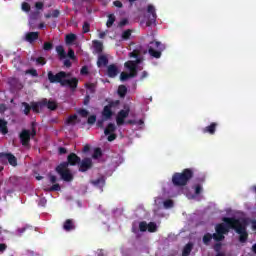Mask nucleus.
<instances>
[{"mask_svg":"<svg viewBox=\"0 0 256 256\" xmlns=\"http://www.w3.org/2000/svg\"><path fill=\"white\" fill-rule=\"evenodd\" d=\"M222 221L223 223L215 226L216 233L204 234L202 238L204 245H209L212 239H214L216 243H219V241H225V235L229 233L230 229H233L235 233L239 235L240 243H247V239H249V233L247 232V220L235 217H224L222 218Z\"/></svg>","mask_w":256,"mask_h":256,"instance_id":"nucleus-1","label":"nucleus"},{"mask_svg":"<svg viewBox=\"0 0 256 256\" xmlns=\"http://www.w3.org/2000/svg\"><path fill=\"white\" fill-rule=\"evenodd\" d=\"M193 175H195L193 169L186 168L181 173L176 172L173 174L172 183L175 187H185L193 179Z\"/></svg>","mask_w":256,"mask_h":256,"instance_id":"nucleus-2","label":"nucleus"},{"mask_svg":"<svg viewBox=\"0 0 256 256\" xmlns=\"http://www.w3.org/2000/svg\"><path fill=\"white\" fill-rule=\"evenodd\" d=\"M163 49H165V46L159 41H152L148 45V53L154 59H161Z\"/></svg>","mask_w":256,"mask_h":256,"instance_id":"nucleus-3","label":"nucleus"},{"mask_svg":"<svg viewBox=\"0 0 256 256\" xmlns=\"http://www.w3.org/2000/svg\"><path fill=\"white\" fill-rule=\"evenodd\" d=\"M67 77H70V74L65 71H60L56 74H54L53 71H48L49 83H59L61 87H63L65 79H67Z\"/></svg>","mask_w":256,"mask_h":256,"instance_id":"nucleus-4","label":"nucleus"},{"mask_svg":"<svg viewBox=\"0 0 256 256\" xmlns=\"http://www.w3.org/2000/svg\"><path fill=\"white\" fill-rule=\"evenodd\" d=\"M56 172L60 175L63 181H66V183L73 181V174L71 173V170H69V167H67V164H59L56 167Z\"/></svg>","mask_w":256,"mask_h":256,"instance_id":"nucleus-5","label":"nucleus"},{"mask_svg":"<svg viewBox=\"0 0 256 256\" xmlns=\"http://www.w3.org/2000/svg\"><path fill=\"white\" fill-rule=\"evenodd\" d=\"M129 113H131V108L129 105H124V109L120 110L116 116V123L118 126L125 125V119L129 117Z\"/></svg>","mask_w":256,"mask_h":256,"instance_id":"nucleus-6","label":"nucleus"},{"mask_svg":"<svg viewBox=\"0 0 256 256\" xmlns=\"http://www.w3.org/2000/svg\"><path fill=\"white\" fill-rule=\"evenodd\" d=\"M0 161L1 163H9L12 167H17V157L11 153H5L1 152L0 153Z\"/></svg>","mask_w":256,"mask_h":256,"instance_id":"nucleus-7","label":"nucleus"},{"mask_svg":"<svg viewBox=\"0 0 256 256\" xmlns=\"http://www.w3.org/2000/svg\"><path fill=\"white\" fill-rule=\"evenodd\" d=\"M19 139L23 147H29L31 143V130L23 129L19 134Z\"/></svg>","mask_w":256,"mask_h":256,"instance_id":"nucleus-8","label":"nucleus"},{"mask_svg":"<svg viewBox=\"0 0 256 256\" xmlns=\"http://www.w3.org/2000/svg\"><path fill=\"white\" fill-rule=\"evenodd\" d=\"M79 163H81V157L72 152L67 156V161L62 162L61 164H66L67 167H69V165L70 167H75L76 165H79Z\"/></svg>","mask_w":256,"mask_h":256,"instance_id":"nucleus-9","label":"nucleus"},{"mask_svg":"<svg viewBox=\"0 0 256 256\" xmlns=\"http://www.w3.org/2000/svg\"><path fill=\"white\" fill-rule=\"evenodd\" d=\"M78 165H79L80 173H86V171H89V169H92L93 160L91 158H84L80 160V163Z\"/></svg>","mask_w":256,"mask_h":256,"instance_id":"nucleus-10","label":"nucleus"},{"mask_svg":"<svg viewBox=\"0 0 256 256\" xmlns=\"http://www.w3.org/2000/svg\"><path fill=\"white\" fill-rule=\"evenodd\" d=\"M147 12L150 14L148 21L146 22L147 27H151L155 21H157V13L155 12V6L149 4Z\"/></svg>","mask_w":256,"mask_h":256,"instance_id":"nucleus-11","label":"nucleus"},{"mask_svg":"<svg viewBox=\"0 0 256 256\" xmlns=\"http://www.w3.org/2000/svg\"><path fill=\"white\" fill-rule=\"evenodd\" d=\"M139 63H141V60L139 59H136L135 61L129 60L125 62L124 67H126L130 73H134L135 77H137V65H139Z\"/></svg>","mask_w":256,"mask_h":256,"instance_id":"nucleus-12","label":"nucleus"},{"mask_svg":"<svg viewBox=\"0 0 256 256\" xmlns=\"http://www.w3.org/2000/svg\"><path fill=\"white\" fill-rule=\"evenodd\" d=\"M79 85V80L74 77L71 79H66L64 80V84L62 87H69L71 89V91H75V89H77V86Z\"/></svg>","mask_w":256,"mask_h":256,"instance_id":"nucleus-13","label":"nucleus"},{"mask_svg":"<svg viewBox=\"0 0 256 256\" xmlns=\"http://www.w3.org/2000/svg\"><path fill=\"white\" fill-rule=\"evenodd\" d=\"M107 75L110 79H115V77L119 75V67L115 64H110L107 67Z\"/></svg>","mask_w":256,"mask_h":256,"instance_id":"nucleus-14","label":"nucleus"},{"mask_svg":"<svg viewBox=\"0 0 256 256\" xmlns=\"http://www.w3.org/2000/svg\"><path fill=\"white\" fill-rule=\"evenodd\" d=\"M41 105L47 107V109H50V111H55V109H57V102L53 100H47V98L41 100Z\"/></svg>","mask_w":256,"mask_h":256,"instance_id":"nucleus-15","label":"nucleus"},{"mask_svg":"<svg viewBox=\"0 0 256 256\" xmlns=\"http://www.w3.org/2000/svg\"><path fill=\"white\" fill-rule=\"evenodd\" d=\"M217 122H212L209 126H206L202 129V133H208L209 135H215L218 127Z\"/></svg>","mask_w":256,"mask_h":256,"instance_id":"nucleus-16","label":"nucleus"},{"mask_svg":"<svg viewBox=\"0 0 256 256\" xmlns=\"http://www.w3.org/2000/svg\"><path fill=\"white\" fill-rule=\"evenodd\" d=\"M37 39H39V32H28L25 36V40L28 43H34Z\"/></svg>","mask_w":256,"mask_h":256,"instance_id":"nucleus-17","label":"nucleus"},{"mask_svg":"<svg viewBox=\"0 0 256 256\" xmlns=\"http://www.w3.org/2000/svg\"><path fill=\"white\" fill-rule=\"evenodd\" d=\"M107 65H109V58L105 55L98 56L97 67H107Z\"/></svg>","mask_w":256,"mask_h":256,"instance_id":"nucleus-18","label":"nucleus"},{"mask_svg":"<svg viewBox=\"0 0 256 256\" xmlns=\"http://www.w3.org/2000/svg\"><path fill=\"white\" fill-rule=\"evenodd\" d=\"M64 231H73L75 230V222L73 219H67L63 224Z\"/></svg>","mask_w":256,"mask_h":256,"instance_id":"nucleus-19","label":"nucleus"},{"mask_svg":"<svg viewBox=\"0 0 256 256\" xmlns=\"http://www.w3.org/2000/svg\"><path fill=\"white\" fill-rule=\"evenodd\" d=\"M92 43H93L95 53H97L98 55H101V53H103V42L99 40H93Z\"/></svg>","mask_w":256,"mask_h":256,"instance_id":"nucleus-20","label":"nucleus"},{"mask_svg":"<svg viewBox=\"0 0 256 256\" xmlns=\"http://www.w3.org/2000/svg\"><path fill=\"white\" fill-rule=\"evenodd\" d=\"M102 117L105 119V121L111 119L113 117V110H111L109 106H104Z\"/></svg>","mask_w":256,"mask_h":256,"instance_id":"nucleus-21","label":"nucleus"},{"mask_svg":"<svg viewBox=\"0 0 256 256\" xmlns=\"http://www.w3.org/2000/svg\"><path fill=\"white\" fill-rule=\"evenodd\" d=\"M191 251H193V243L189 242L184 246V248L182 250V256L191 255Z\"/></svg>","mask_w":256,"mask_h":256,"instance_id":"nucleus-22","label":"nucleus"},{"mask_svg":"<svg viewBox=\"0 0 256 256\" xmlns=\"http://www.w3.org/2000/svg\"><path fill=\"white\" fill-rule=\"evenodd\" d=\"M0 132L2 133V135H7V133H9V128L7 127V121L1 118H0Z\"/></svg>","mask_w":256,"mask_h":256,"instance_id":"nucleus-23","label":"nucleus"},{"mask_svg":"<svg viewBox=\"0 0 256 256\" xmlns=\"http://www.w3.org/2000/svg\"><path fill=\"white\" fill-rule=\"evenodd\" d=\"M56 53L58 54L59 59L67 58V52H65V48H63L62 45L56 46Z\"/></svg>","mask_w":256,"mask_h":256,"instance_id":"nucleus-24","label":"nucleus"},{"mask_svg":"<svg viewBox=\"0 0 256 256\" xmlns=\"http://www.w3.org/2000/svg\"><path fill=\"white\" fill-rule=\"evenodd\" d=\"M115 129H117V127L115 126L114 123H109L107 125V127L104 130V134L105 135H111V133H115Z\"/></svg>","mask_w":256,"mask_h":256,"instance_id":"nucleus-25","label":"nucleus"},{"mask_svg":"<svg viewBox=\"0 0 256 256\" xmlns=\"http://www.w3.org/2000/svg\"><path fill=\"white\" fill-rule=\"evenodd\" d=\"M135 77H137V76H135V73H131V72L130 73L122 72L120 74V80L121 81H127V79H133Z\"/></svg>","mask_w":256,"mask_h":256,"instance_id":"nucleus-26","label":"nucleus"},{"mask_svg":"<svg viewBox=\"0 0 256 256\" xmlns=\"http://www.w3.org/2000/svg\"><path fill=\"white\" fill-rule=\"evenodd\" d=\"M43 107L44 106L41 104V101L31 103V109L34 113H39V109H43Z\"/></svg>","mask_w":256,"mask_h":256,"instance_id":"nucleus-27","label":"nucleus"},{"mask_svg":"<svg viewBox=\"0 0 256 256\" xmlns=\"http://www.w3.org/2000/svg\"><path fill=\"white\" fill-rule=\"evenodd\" d=\"M133 33V30L127 29L124 32H122L121 39L122 41H129L131 39V35Z\"/></svg>","mask_w":256,"mask_h":256,"instance_id":"nucleus-28","label":"nucleus"},{"mask_svg":"<svg viewBox=\"0 0 256 256\" xmlns=\"http://www.w3.org/2000/svg\"><path fill=\"white\" fill-rule=\"evenodd\" d=\"M118 95L122 99L125 98V95H127V86L126 85H120L118 87Z\"/></svg>","mask_w":256,"mask_h":256,"instance_id":"nucleus-29","label":"nucleus"},{"mask_svg":"<svg viewBox=\"0 0 256 256\" xmlns=\"http://www.w3.org/2000/svg\"><path fill=\"white\" fill-rule=\"evenodd\" d=\"M75 39H77V35H75V34H67L66 38H65L66 45L73 44Z\"/></svg>","mask_w":256,"mask_h":256,"instance_id":"nucleus-30","label":"nucleus"},{"mask_svg":"<svg viewBox=\"0 0 256 256\" xmlns=\"http://www.w3.org/2000/svg\"><path fill=\"white\" fill-rule=\"evenodd\" d=\"M115 14H109L108 15V20H107V22H106V26L108 27V28H111V27H113V23H115Z\"/></svg>","mask_w":256,"mask_h":256,"instance_id":"nucleus-31","label":"nucleus"},{"mask_svg":"<svg viewBox=\"0 0 256 256\" xmlns=\"http://www.w3.org/2000/svg\"><path fill=\"white\" fill-rule=\"evenodd\" d=\"M22 107H24L23 113L24 115H29L31 113V105L27 102H22Z\"/></svg>","mask_w":256,"mask_h":256,"instance_id":"nucleus-32","label":"nucleus"},{"mask_svg":"<svg viewBox=\"0 0 256 256\" xmlns=\"http://www.w3.org/2000/svg\"><path fill=\"white\" fill-rule=\"evenodd\" d=\"M149 233H157V224L155 222L148 223Z\"/></svg>","mask_w":256,"mask_h":256,"instance_id":"nucleus-33","label":"nucleus"},{"mask_svg":"<svg viewBox=\"0 0 256 256\" xmlns=\"http://www.w3.org/2000/svg\"><path fill=\"white\" fill-rule=\"evenodd\" d=\"M92 183L95 185V187H103V185H105V179L98 178L96 180H93Z\"/></svg>","mask_w":256,"mask_h":256,"instance_id":"nucleus-34","label":"nucleus"},{"mask_svg":"<svg viewBox=\"0 0 256 256\" xmlns=\"http://www.w3.org/2000/svg\"><path fill=\"white\" fill-rule=\"evenodd\" d=\"M91 31V24L88 21H85L82 26V33H89Z\"/></svg>","mask_w":256,"mask_h":256,"instance_id":"nucleus-35","label":"nucleus"},{"mask_svg":"<svg viewBox=\"0 0 256 256\" xmlns=\"http://www.w3.org/2000/svg\"><path fill=\"white\" fill-rule=\"evenodd\" d=\"M92 157L93 159H99V157H103V151H101V148H96Z\"/></svg>","mask_w":256,"mask_h":256,"instance_id":"nucleus-36","label":"nucleus"},{"mask_svg":"<svg viewBox=\"0 0 256 256\" xmlns=\"http://www.w3.org/2000/svg\"><path fill=\"white\" fill-rule=\"evenodd\" d=\"M139 230L142 232V233H145V231L148 230V224L147 222L145 221H142L139 223Z\"/></svg>","mask_w":256,"mask_h":256,"instance_id":"nucleus-37","label":"nucleus"},{"mask_svg":"<svg viewBox=\"0 0 256 256\" xmlns=\"http://www.w3.org/2000/svg\"><path fill=\"white\" fill-rule=\"evenodd\" d=\"M75 121H77V115H71L67 118L66 123L67 125H73V123H75Z\"/></svg>","mask_w":256,"mask_h":256,"instance_id":"nucleus-38","label":"nucleus"},{"mask_svg":"<svg viewBox=\"0 0 256 256\" xmlns=\"http://www.w3.org/2000/svg\"><path fill=\"white\" fill-rule=\"evenodd\" d=\"M86 89H88L89 93H95L96 85L93 83H88L85 85Z\"/></svg>","mask_w":256,"mask_h":256,"instance_id":"nucleus-39","label":"nucleus"},{"mask_svg":"<svg viewBox=\"0 0 256 256\" xmlns=\"http://www.w3.org/2000/svg\"><path fill=\"white\" fill-rule=\"evenodd\" d=\"M43 49H44V51H51V49H53V43L52 42H44Z\"/></svg>","mask_w":256,"mask_h":256,"instance_id":"nucleus-40","label":"nucleus"},{"mask_svg":"<svg viewBox=\"0 0 256 256\" xmlns=\"http://www.w3.org/2000/svg\"><path fill=\"white\" fill-rule=\"evenodd\" d=\"M96 121H97V116L91 115L88 117L87 123L88 125H95Z\"/></svg>","mask_w":256,"mask_h":256,"instance_id":"nucleus-41","label":"nucleus"},{"mask_svg":"<svg viewBox=\"0 0 256 256\" xmlns=\"http://www.w3.org/2000/svg\"><path fill=\"white\" fill-rule=\"evenodd\" d=\"M194 191H195V195H201V193L203 192V187L201 186V184L195 185Z\"/></svg>","mask_w":256,"mask_h":256,"instance_id":"nucleus-42","label":"nucleus"},{"mask_svg":"<svg viewBox=\"0 0 256 256\" xmlns=\"http://www.w3.org/2000/svg\"><path fill=\"white\" fill-rule=\"evenodd\" d=\"M26 75H32V77H39L36 69H28L26 70Z\"/></svg>","mask_w":256,"mask_h":256,"instance_id":"nucleus-43","label":"nucleus"},{"mask_svg":"<svg viewBox=\"0 0 256 256\" xmlns=\"http://www.w3.org/2000/svg\"><path fill=\"white\" fill-rule=\"evenodd\" d=\"M22 11H25L26 13H29L31 11V5L27 2L22 3Z\"/></svg>","mask_w":256,"mask_h":256,"instance_id":"nucleus-44","label":"nucleus"},{"mask_svg":"<svg viewBox=\"0 0 256 256\" xmlns=\"http://www.w3.org/2000/svg\"><path fill=\"white\" fill-rule=\"evenodd\" d=\"M120 101L119 100H115V101H110L108 103V105H106L107 107H109L110 109H113V107H117L119 105Z\"/></svg>","mask_w":256,"mask_h":256,"instance_id":"nucleus-45","label":"nucleus"},{"mask_svg":"<svg viewBox=\"0 0 256 256\" xmlns=\"http://www.w3.org/2000/svg\"><path fill=\"white\" fill-rule=\"evenodd\" d=\"M36 63H37V65H46L47 64V60L44 57H38L36 59Z\"/></svg>","mask_w":256,"mask_h":256,"instance_id":"nucleus-46","label":"nucleus"},{"mask_svg":"<svg viewBox=\"0 0 256 256\" xmlns=\"http://www.w3.org/2000/svg\"><path fill=\"white\" fill-rule=\"evenodd\" d=\"M61 190V185L59 184H52V187L49 188V191H60Z\"/></svg>","mask_w":256,"mask_h":256,"instance_id":"nucleus-47","label":"nucleus"},{"mask_svg":"<svg viewBox=\"0 0 256 256\" xmlns=\"http://www.w3.org/2000/svg\"><path fill=\"white\" fill-rule=\"evenodd\" d=\"M164 207H166V209H171V207H173V200H165Z\"/></svg>","mask_w":256,"mask_h":256,"instance_id":"nucleus-48","label":"nucleus"},{"mask_svg":"<svg viewBox=\"0 0 256 256\" xmlns=\"http://www.w3.org/2000/svg\"><path fill=\"white\" fill-rule=\"evenodd\" d=\"M78 114L81 116V117H87L89 115V111H87L86 109H80L78 111Z\"/></svg>","mask_w":256,"mask_h":256,"instance_id":"nucleus-49","label":"nucleus"},{"mask_svg":"<svg viewBox=\"0 0 256 256\" xmlns=\"http://www.w3.org/2000/svg\"><path fill=\"white\" fill-rule=\"evenodd\" d=\"M125 25H129V20L127 18L122 19L119 22L118 27H125Z\"/></svg>","mask_w":256,"mask_h":256,"instance_id":"nucleus-50","label":"nucleus"},{"mask_svg":"<svg viewBox=\"0 0 256 256\" xmlns=\"http://www.w3.org/2000/svg\"><path fill=\"white\" fill-rule=\"evenodd\" d=\"M81 75H89V68L87 66H83L80 70Z\"/></svg>","mask_w":256,"mask_h":256,"instance_id":"nucleus-51","label":"nucleus"},{"mask_svg":"<svg viewBox=\"0 0 256 256\" xmlns=\"http://www.w3.org/2000/svg\"><path fill=\"white\" fill-rule=\"evenodd\" d=\"M67 56L69 57V59L75 60V51H73V49H69Z\"/></svg>","mask_w":256,"mask_h":256,"instance_id":"nucleus-52","label":"nucleus"},{"mask_svg":"<svg viewBox=\"0 0 256 256\" xmlns=\"http://www.w3.org/2000/svg\"><path fill=\"white\" fill-rule=\"evenodd\" d=\"M36 136L37 130L35 129V127H32V130L30 131V139H35Z\"/></svg>","mask_w":256,"mask_h":256,"instance_id":"nucleus-53","label":"nucleus"},{"mask_svg":"<svg viewBox=\"0 0 256 256\" xmlns=\"http://www.w3.org/2000/svg\"><path fill=\"white\" fill-rule=\"evenodd\" d=\"M108 141L111 142V141H115V139H117V134L115 133H111V134H108Z\"/></svg>","mask_w":256,"mask_h":256,"instance_id":"nucleus-54","label":"nucleus"},{"mask_svg":"<svg viewBox=\"0 0 256 256\" xmlns=\"http://www.w3.org/2000/svg\"><path fill=\"white\" fill-rule=\"evenodd\" d=\"M58 153H59V155H65V154H67V148H65V147H59V148H58Z\"/></svg>","mask_w":256,"mask_h":256,"instance_id":"nucleus-55","label":"nucleus"},{"mask_svg":"<svg viewBox=\"0 0 256 256\" xmlns=\"http://www.w3.org/2000/svg\"><path fill=\"white\" fill-rule=\"evenodd\" d=\"M130 57H132L133 59H138L139 51L134 50L133 52L130 53Z\"/></svg>","mask_w":256,"mask_h":256,"instance_id":"nucleus-56","label":"nucleus"},{"mask_svg":"<svg viewBox=\"0 0 256 256\" xmlns=\"http://www.w3.org/2000/svg\"><path fill=\"white\" fill-rule=\"evenodd\" d=\"M35 7L38 11H41V9H43V7H44V4H43V2H36Z\"/></svg>","mask_w":256,"mask_h":256,"instance_id":"nucleus-57","label":"nucleus"},{"mask_svg":"<svg viewBox=\"0 0 256 256\" xmlns=\"http://www.w3.org/2000/svg\"><path fill=\"white\" fill-rule=\"evenodd\" d=\"M51 14L54 19H57L61 15V12L59 10H53Z\"/></svg>","mask_w":256,"mask_h":256,"instance_id":"nucleus-58","label":"nucleus"},{"mask_svg":"<svg viewBox=\"0 0 256 256\" xmlns=\"http://www.w3.org/2000/svg\"><path fill=\"white\" fill-rule=\"evenodd\" d=\"M50 183L55 184L57 183V176L55 175H49Z\"/></svg>","mask_w":256,"mask_h":256,"instance_id":"nucleus-59","label":"nucleus"},{"mask_svg":"<svg viewBox=\"0 0 256 256\" xmlns=\"http://www.w3.org/2000/svg\"><path fill=\"white\" fill-rule=\"evenodd\" d=\"M7 251V244H0V253H5Z\"/></svg>","mask_w":256,"mask_h":256,"instance_id":"nucleus-60","label":"nucleus"},{"mask_svg":"<svg viewBox=\"0 0 256 256\" xmlns=\"http://www.w3.org/2000/svg\"><path fill=\"white\" fill-rule=\"evenodd\" d=\"M29 228H30L29 226H25V227H23V228H19V229H18L19 235H23V233H24L27 229H29Z\"/></svg>","mask_w":256,"mask_h":256,"instance_id":"nucleus-61","label":"nucleus"},{"mask_svg":"<svg viewBox=\"0 0 256 256\" xmlns=\"http://www.w3.org/2000/svg\"><path fill=\"white\" fill-rule=\"evenodd\" d=\"M90 101H91V96L86 95L85 98H84L83 104H84V105H89V102H90Z\"/></svg>","mask_w":256,"mask_h":256,"instance_id":"nucleus-62","label":"nucleus"},{"mask_svg":"<svg viewBox=\"0 0 256 256\" xmlns=\"http://www.w3.org/2000/svg\"><path fill=\"white\" fill-rule=\"evenodd\" d=\"M221 241H219V242H217L215 245H214V249L216 250V251H220L221 250Z\"/></svg>","mask_w":256,"mask_h":256,"instance_id":"nucleus-63","label":"nucleus"},{"mask_svg":"<svg viewBox=\"0 0 256 256\" xmlns=\"http://www.w3.org/2000/svg\"><path fill=\"white\" fill-rule=\"evenodd\" d=\"M71 65H72V63H71V60H69V59H66V60H64V67H71Z\"/></svg>","mask_w":256,"mask_h":256,"instance_id":"nucleus-64","label":"nucleus"}]
</instances>
